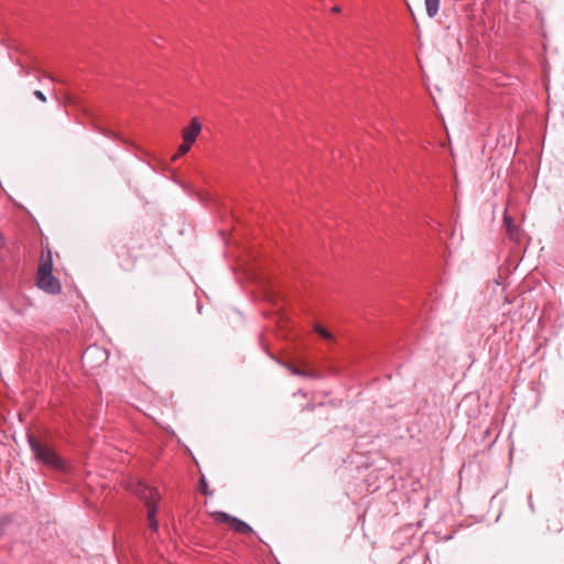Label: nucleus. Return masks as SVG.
I'll use <instances>...</instances> for the list:
<instances>
[{"label":"nucleus","instance_id":"nucleus-6","mask_svg":"<svg viewBox=\"0 0 564 564\" xmlns=\"http://www.w3.org/2000/svg\"><path fill=\"white\" fill-rule=\"evenodd\" d=\"M503 225L506 227L508 237L511 240L519 242L522 237V230L514 224L513 218L506 214L503 217Z\"/></svg>","mask_w":564,"mask_h":564},{"label":"nucleus","instance_id":"nucleus-8","mask_svg":"<svg viewBox=\"0 0 564 564\" xmlns=\"http://www.w3.org/2000/svg\"><path fill=\"white\" fill-rule=\"evenodd\" d=\"M426 14L430 18H434L440 10L441 0H424Z\"/></svg>","mask_w":564,"mask_h":564},{"label":"nucleus","instance_id":"nucleus-10","mask_svg":"<svg viewBox=\"0 0 564 564\" xmlns=\"http://www.w3.org/2000/svg\"><path fill=\"white\" fill-rule=\"evenodd\" d=\"M315 332L325 339H333V335L324 327L316 325Z\"/></svg>","mask_w":564,"mask_h":564},{"label":"nucleus","instance_id":"nucleus-11","mask_svg":"<svg viewBox=\"0 0 564 564\" xmlns=\"http://www.w3.org/2000/svg\"><path fill=\"white\" fill-rule=\"evenodd\" d=\"M98 351L97 347H88L83 354V361L85 362L94 352Z\"/></svg>","mask_w":564,"mask_h":564},{"label":"nucleus","instance_id":"nucleus-12","mask_svg":"<svg viewBox=\"0 0 564 564\" xmlns=\"http://www.w3.org/2000/svg\"><path fill=\"white\" fill-rule=\"evenodd\" d=\"M34 97L41 100L42 102L46 101L45 95L41 90H34L33 93Z\"/></svg>","mask_w":564,"mask_h":564},{"label":"nucleus","instance_id":"nucleus-13","mask_svg":"<svg viewBox=\"0 0 564 564\" xmlns=\"http://www.w3.org/2000/svg\"><path fill=\"white\" fill-rule=\"evenodd\" d=\"M332 11L335 13H338V12H340V8L338 6H335V7H333Z\"/></svg>","mask_w":564,"mask_h":564},{"label":"nucleus","instance_id":"nucleus-2","mask_svg":"<svg viewBox=\"0 0 564 564\" xmlns=\"http://www.w3.org/2000/svg\"><path fill=\"white\" fill-rule=\"evenodd\" d=\"M53 262L51 254L42 258L37 269L36 285L48 294H58L62 290L59 281L53 275Z\"/></svg>","mask_w":564,"mask_h":564},{"label":"nucleus","instance_id":"nucleus-7","mask_svg":"<svg viewBox=\"0 0 564 564\" xmlns=\"http://www.w3.org/2000/svg\"><path fill=\"white\" fill-rule=\"evenodd\" d=\"M286 368L294 376L307 377V378H314V379L319 378V376L314 371L303 370V369H300L292 365H288Z\"/></svg>","mask_w":564,"mask_h":564},{"label":"nucleus","instance_id":"nucleus-1","mask_svg":"<svg viewBox=\"0 0 564 564\" xmlns=\"http://www.w3.org/2000/svg\"><path fill=\"white\" fill-rule=\"evenodd\" d=\"M129 489L145 502L148 507L149 525L152 531H158L159 523L155 519L156 503L160 500L158 490L142 481L131 482Z\"/></svg>","mask_w":564,"mask_h":564},{"label":"nucleus","instance_id":"nucleus-4","mask_svg":"<svg viewBox=\"0 0 564 564\" xmlns=\"http://www.w3.org/2000/svg\"><path fill=\"white\" fill-rule=\"evenodd\" d=\"M215 520L217 522L227 523L230 529L241 534H250L253 532L252 528L248 523L226 512H216Z\"/></svg>","mask_w":564,"mask_h":564},{"label":"nucleus","instance_id":"nucleus-9","mask_svg":"<svg viewBox=\"0 0 564 564\" xmlns=\"http://www.w3.org/2000/svg\"><path fill=\"white\" fill-rule=\"evenodd\" d=\"M192 147V143H187V141H184L177 149V152L176 154L173 156V160H177L178 158L183 156L184 154H186L189 149Z\"/></svg>","mask_w":564,"mask_h":564},{"label":"nucleus","instance_id":"nucleus-5","mask_svg":"<svg viewBox=\"0 0 564 564\" xmlns=\"http://www.w3.org/2000/svg\"><path fill=\"white\" fill-rule=\"evenodd\" d=\"M202 131V124L197 118L191 120V124L183 130V140L194 143Z\"/></svg>","mask_w":564,"mask_h":564},{"label":"nucleus","instance_id":"nucleus-3","mask_svg":"<svg viewBox=\"0 0 564 564\" xmlns=\"http://www.w3.org/2000/svg\"><path fill=\"white\" fill-rule=\"evenodd\" d=\"M29 444L36 459L44 465L59 470L65 468L63 459L52 448L41 444L33 436L29 437Z\"/></svg>","mask_w":564,"mask_h":564}]
</instances>
